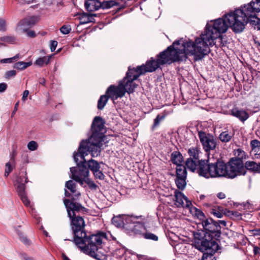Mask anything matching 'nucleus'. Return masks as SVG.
Segmentation results:
<instances>
[{
  "label": "nucleus",
  "mask_w": 260,
  "mask_h": 260,
  "mask_svg": "<svg viewBox=\"0 0 260 260\" xmlns=\"http://www.w3.org/2000/svg\"><path fill=\"white\" fill-rule=\"evenodd\" d=\"M29 94V91L28 90H25L23 93V95L22 98V100L24 102H25L27 99V97L28 95Z\"/></svg>",
  "instance_id": "obj_53"
},
{
  "label": "nucleus",
  "mask_w": 260,
  "mask_h": 260,
  "mask_svg": "<svg viewBox=\"0 0 260 260\" xmlns=\"http://www.w3.org/2000/svg\"><path fill=\"white\" fill-rule=\"evenodd\" d=\"M212 214L217 218H222L223 217V213L220 211H216L215 209H212Z\"/></svg>",
  "instance_id": "obj_47"
},
{
  "label": "nucleus",
  "mask_w": 260,
  "mask_h": 260,
  "mask_svg": "<svg viewBox=\"0 0 260 260\" xmlns=\"http://www.w3.org/2000/svg\"><path fill=\"white\" fill-rule=\"evenodd\" d=\"M116 5H118V3L114 1H104L102 3L101 8L104 9H109Z\"/></svg>",
  "instance_id": "obj_34"
},
{
  "label": "nucleus",
  "mask_w": 260,
  "mask_h": 260,
  "mask_svg": "<svg viewBox=\"0 0 260 260\" xmlns=\"http://www.w3.org/2000/svg\"><path fill=\"white\" fill-rule=\"evenodd\" d=\"M70 219L72 229L74 234V242L75 244L84 253L97 260H101L96 251L102 244L103 240L107 238L106 234L99 232L87 237L84 231L85 224L83 218L80 216L75 215Z\"/></svg>",
  "instance_id": "obj_2"
},
{
  "label": "nucleus",
  "mask_w": 260,
  "mask_h": 260,
  "mask_svg": "<svg viewBox=\"0 0 260 260\" xmlns=\"http://www.w3.org/2000/svg\"><path fill=\"white\" fill-rule=\"evenodd\" d=\"M18 106V103H17L15 105V108H14V111H13V113H12V114H14L15 112L17 111V107Z\"/></svg>",
  "instance_id": "obj_60"
},
{
  "label": "nucleus",
  "mask_w": 260,
  "mask_h": 260,
  "mask_svg": "<svg viewBox=\"0 0 260 260\" xmlns=\"http://www.w3.org/2000/svg\"><path fill=\"white\" fill-rule=\"evenodd\" d=\"M217 197L219 199H223L225 198V194L224 193L220 192L217 193Z\"/></svg>",
  "instance_id": "obj_56"
},
{
  "label": "nucleus",
  "mask_w": 260,
  "mask_h": 260,
  "mask_svg": "<svg viewBox=\"0 0 260 260\" xmlns=\"http://www.w3.org/2000/svg\"><path fill=\"white\" fill-rule=\"evenodd\" d=\"M201 260H211V253H204Z\"/></svg>",
  "instance_id": "obj_49"
},
{
  "label": "nucleus",
  "mask_w": 260,
  "mask_h": 260,
  "mask_svg": "<svg viewBox=\"0 0 260 260\" xmlns=\"http://www.w3.org/2000/svg\"><path fill=\"white\" fill-rule=\"evenodd\" d=\"M60 30L63 34H68L71 30V27L70 25H63Z\"/></svg>",
  "instance_id": "obj_41"
},
{
  "label": "nucleus",
  "mask_w": 260,
  "mask_h": 260,
  "mask_svg": "<svg viewBox=\"0 0 260 260\" xmlns=\"http://www.w3.org/2000/svg\"><path fill=\"white\" fill-rule=\"evenodd\" d=\"M23 260H34L30 257H29L28 256H25L23 257Z\"/></svg>",
  "instance_id": "obj_62"
},
{
  "label": "nucleus",
  "mask_w": 260,
  "mask_h": 260,
  "mask_svg": "<svg viewBox=\"0 0 260 260\" xmlns=\"http://www.w3.org/2000/svg\"><path fill=\"white\" fill-rule=\"evenodd\" d=\"M237 16L241 17V19L238 18L239 20L243 22V30L247 23L254 28V29L260 30V19L257 17V15H247L245 13L240 10H236Z\"/></svg>",
  "instance_id": "obj_10"
},
{
  "label": "nucleus",
  "mask_w": 260,
  "mask_h": 260,
  "mask_svg": "<svg viewBox=\"0 0 260 260\" xmlns=\"http://www.w3.org/2000/svg\"><path fill=\"white\" fill-rule=\"evenodd\" d=\"M65 195L67 197H70V194L66 190H65Z\"/></svg>",
  "instance_id": "obj_64"
},
{
  "label": "nucleus",
  "mask_w": 260,
  "mask_h": 260,
  "mask_svg": "<svg viewBox=\"0 0 260 260\" xmlns=\"http://www.w3.org/2000/svg\"><path fill=\"white\" fill-rule=\"evenodd\" d=\"M57 45V42L56 41H52L50 44V50L52 52H53L56 49Z\"/></svg>",
  "instance_id": "obj_51"
},
{
  "label": "nucleus",
  "mask_w": 260,
  "mask_h": 260,
  "mask_svg": "<svg viewBox=\"0 0 260 260\" xmlns=\"http://www.w3.org/2000/svg\"><path fill=\"white\" fill-rule=\"evenodd\" d=\"M19 58V55L17 54L13 57L3 59L1 60V63H11L13 61V60H16Z\"/></svg>",
  "instance_id": "obj_40"
},
{
  "label": "nucleus",
  "mask_w": 260,
  "mask_h": 260,
  "mask_svg": "<svg viewBox=\"0 0 260 260\" xmlns=\"http://www.w3.org/2000/svg\"><path fill=\"white\" fill-rule=\"evenodd\" d=\"M96 14H90L88 13H83L80 15L79 19L80 20V24H84L89 22H93L94 21V17L96 16Z\"/></svg>",
  "instance_id": "obj_23"
},
{
  "label": "nucleus",
  "mask_w": 260,
  "mask_h": 260,
  "mask_svg": "<svg viewBox=\"0 0 260 260\" xmlns=\"http://www.w3.org/2000/svg\"><path fill=\"white\" fill-rule=\"evenodd\" d=\"M37 21L35 16L26 17L21 20L17 24V31H27V29L33 26Z\"/></svg>",
  "instance_id": "obj_18"
},
{
  "label": "nucleus",
  "mask_w": 260,
  "mask_h": 260,
  "mask_svg": "<svg viewBox=\"0 0 260 260\" xmlns=\"http://www.w3.org/2000/svg\"><path fill=\"white\" fill-rule=\"evenodd\" d=\"M175 198L177 206L182 207L189 206V202L188 201L187 198L181 192L176 191Z\"/></svg>",
  "instance_id": "obj_21"
},
{
  "label": "nucleus",
  "mask_w": 260,
  "mask_h": 260,
  "mask_svg": "<svg viewBox=\"0 0 260 260\" xmlns=\"http://www.w3.org/2000/svg\"><path fill=\"white\" fill-rule=\"evenodd\" d=\"M38 145L35 141H31L27 144V148L30 151H35L38 149Z\"/></svg>",
  "instance_id": "obj_39"
},
{
  "label": "nucleus",
  "mask_w": 260,
  "mask_h": 260,
  "mask_svg": "<svg viewBox=\"0 0 260 260\" xmlns=\"http://www.w3.org/2000/svg\"><path fill=\"white\" fill-rule=\"evenodd\" d=\"M129 217L128 216H116L113 218L112 223L117 227H122L127 226L128 227V224H127L125 221V217Z\"/></svg>",
  "instance_id": "obj_24"
},
{
  "label": "nucleus",
  "mask_w": 260,
  "mask_h": 260,
  "mask_svg": "<svg viewBox=\"0 0 260 260\" xmlns=\"http://www.w3.org/2000/svg\"><path fill=\"white\" fill-rule=\"evenodd\" d=\"M231 114L243 122L245 121L249 117L248 114L245 111L239 110L237 108H234L232 110Z\"/></svg>",
  "instance_id": "obj_22"
},
{
  "label": "nucleus",
  "mask_w": 260,
  "mask_h": 260,
  "mask_svg": "<svg viewBox=\"0 0 260 260\" xmlns=\"http://www.w3.org/2000/svg\"><path fill=\"white\" fill-rule=\"evenodd\" d=\"M194 210L195 211V215L200 218H202V217H204V215L203 213L200 210L197 209L196 208H193L191 209V212H193V211Z\"/></svg>",
  "instance_id": "obj_45"
},
{
  "label": "nucleus",
  "mask_w": 260,
  "mask_h": 260,
  "mask_svg": "<svg viewBox=\"0 0 260 260\" xmlns=\"http://www.w3.org/2000/svg\"><path fill=\"white\" fill-rule=\"evenodd\" d=\"M15 167L14 160H12L11 162H7L5 165V176L7 177L12 171Z\"/></svg>",
  "instance_id": "obj_33"
},
{
  "label": "nucleus",
  "mask_w": 260,
  "mask_h": 260,
  "mask_svg": "<svg viewBox=\"0 0 260 260\" xmlns=\"http://www.w3.org/2000/svg\"><path fill=\"white\" fill-rule=\"evenodd\" d=\"M66 187L73 193L76 192V184L73 181H67L66 183Z\"/></svg>",
  "instance_id": "obj_37"
},
{
  "label": "nucleus",
  "mask_w": 260,
  "mask_h": 260,
  "mask_svg": "<svg viewBox=\"0 0 260 260\" xmlns=\"http://www.w3.org/2000/svg\"><path fill=\"white\" fill-rule=\"evenodd\" d=\"M260 252V248L256 246H253V253L254 255L257 254Z\"/></svg>",
  "instance_id": "obj_55"
},
{
  "label": "nucleus",
  "mask_w": 260,
  "mask_h": 260,
  "mask_svg": "<svg viewBox=\"0 0 260 260\" xmlns=\"http://www.w3.org/2000/svg\"><path fill=\"white\" fill-rule=\"evenodd\" d=\"M88 168L93 172L95 177L100 179H104L105 176L100 171V164L95 160L91 159L88 161Z\"/></svg>",
  "instance_id": "obj_19"
},
{
  "label": "nucleus",
  "mask_w": 260,
  "mask_h": 260,
  "mask_svg": "<svg viewBox=\"0 0 260 260\" xmlns=\"http://www.w3.org/2000/svg\"><path fill=\"white\" fill-rule=\"evenodd\" d=\"M218 224V223L217 222L212 219V225L215 227V229H212V239L214 238L216 240H218L221 235V227L219 225L217 226V224Z\"/></svg>",
  "instance_id": "obj_28"
},
{
  "label": "nucleus",
  "mask_w": 260,
  "mask_h": 260,
  "mask_svg": "<svg viewBox=\"0 0 260 260\" xmlns=\"http://www.w3.org/2000/svg\"><path fill=\"white\" fill-rule=\"evenodd\" d=\"M211 237L205 235L204 238L201 239H195L193 242V246L204 253H211Z\"/></svg>",
  "instance_id": "obj_13"
},
{
  "label": "nucleus",
  "mask_w": 260,
  "mask_h": 260,
  "mask_svg": "<svg viewBox=\"0 0 260 260\" xmlns=\"http://www.w3.org/2000/svg\"><path fill=\"white\" fill-rule=\"evenodd\" d=\"M18 235L19 236L20 240L25 244H28L29 241L28 239L25 236V235L22 232L18 231Z\"/></svg>",
  "instance_id": "obj_42"
},
{
  "label": "nucleus",
  "mask_w": 260,
  "mask_h": 260,
  "mask_svg": "<svg viewBox=\"0 0 260 260\" xmlns=\"http://www.w3.org/2000/svg\"><path fill=\"white\" fill-rule=\"evenodd\" d=\"M199 135L204 149L207 152L208 158L198 160L196 171L200 176L209 178L211 177L210 165L209 164L210 153L209 152L211 148L210 144L211 140L210 138L208 137L204 132H199Z\"/></svg>",
  "instance_id": "obj_6"
},
{
  "label": "nucleus",
  "mask_w": 260,
  "mask_h": 260,
  "mask_svg": "<svg viewBox=\"0 0 260 260\" xmlns=\"http://www.w3.org/2000/svg\"><path fill=\"white\" fill-rule=\"evenodd\" d=\"M106 94L107 95H101L98 101V108L100 110H102L104 108L107 103L108 99L111 98L107 93Z\"/></svg>",
  "instance_id": "obj_30"
},
{
  "label": "nucleus",
  "mask_w": 260,
  "mask_h": 260,
  "mask_svg": "<svg viewBox=\"0 0 260 260\" xmlns=\"http://www.w3.org/2000/svg\"><path fill=\"white\" fill-rule=\"evenodd\" d=\"M62 257L63 260H70L69 258L64 254H62Z\"/></svg>",
  "instance_id": "obj_61"
},
{
  "label": "nucleus",
  "mask_w": 260,
  "mask_h": 260,
  "mask_svg": "<svg viewBox=\"0 0 260 260\" xmlns=\"http://www.w3.org/2000/svg\"><path fill=\"white\" fill-rule=\"evenodd\" d=\"M234 154L235 157H232V158H235L236 160H240V161L243 162V159H246L247 157L245 152L240 148L235 149L234 150Z\"/></svg>",
  "instance_id": "obj_27"
},
{
  "label": "nucleus",
  "mask_w": 260,
  "mask_h": 260,
  "mask_svg": "<svg viewBox=\"0 0 260 260\" xmlns=\"http://www.w3.org/2000/svg\"><path fill=\"white\" fill-rule=\"evenodd\" d=\"M102 3L98 0H87L85 3V7L88 11L92 12L101 8Z\"/></svg>",
  "instance_id": "obj_20"
},
{
  "label": "nucleus",
  "mask_w": 260,
  "mask_h": 260,
  "mask_svg": "<svg viewBox=\"0 0 260 260\" xmlns=\"http://www.w3.org/2000/svg\"><path fill=\"white\" fill-rule=\"evenodd\" d=\"M237 10H240L250 16L257 15L260 12V0H252L250 3L242 6L240 9Z\"/></svg>",
  "instance_id": "obj_15"
},
{
  "label": "nucleus",
  "mask_w": 260,
  "mask_h": 260,
  "mask_svg": "<svg viewBox=\"0 0 260 260\" xmlns=\"http://www.w3.org/2000/svg\"><path fill=\"white\" fill-rule=\"evenodd\" d=\"M164 118L165 116H160L158 115L154 120V124L152 126V128H154L155 127L158 126L159 124L160 121L164 119Z\"/></svg>",
  "instance_id": "obj_43"
},
{
  "label": "nucleus",
  "mask_w": 260,
  "mask_h": 260,
  "mask_svg": "<svg viewBox=\"0 0 260 260\" xmlns=\"http://www.w3.org/2000/svg\"><path fill=\"white\" fill-rule=\"evenodd\" d=\"M202 225L205 231H206L205 235H208V236L211 235V231H210V224L208 220H204L202 222Z\"/></svg>",
  "instance_id": "obj_35"
},
{
  "label": "nucleus",
  "mask_w": 260,
  "mask_h": 260,
  "mask_svg": "<svg viewBox=\"0 0 260 260\" xmlns=\"http://www.w3.org/2000/svg\"><path fill=\"white\" fill-rule=\"evenodd\" d=\"M211 40V31L207 24L205 30L201 35V38L196 39L194 43L190 40L180 39L175 41L172 46L161 52L158 55L156 60L152 59L147 61L146 64L135 68L138 72L135 77H139L146 72H154L160 65L185 60L188 55L200 56L207 54L210 51Z\"/></svg>",
  "instance_id": "obj_1"
},
{
  "label": "nucleus",
  "mask_w": 260,
  "mask_h": 260,
  "mask_svg": "<svg viewBox=\"0 0 260 260\" xmlns=\"http://www.w3.org/2000/svg\"><path fill=\"white\" fill-rule=\"evenodd\" d=\"M212 177H228L227 164H225L222 160H217L214 164L212 163Z\"/></svg>",
  "instance_id": "obj_16"
},
{
  "label": "nucleus",
  "mask_w": 260,
  "mask_h": 260,
  "mask_svg": "<svg viewBox=\"0 0 260 260\" xmlns=\"http://www.w3.org/2000/svg\"><path fill=\"white\" fill-rule=\"evenodd\" d=\"M28 182L26 172L22 173L16 179L15 186L19 196L20 197L22 202L26 206H28L30 201L28 200L25 193V184Z\"/></svg>",
  "instance_id": "obj_9"
},
{
  "label": "nucleus",
  "mask_w": 260,
  "mask_h": 260,
  "mask_svg": "<svg viewBox=\"0 0 260 260\" xmlns=\"http://www.w3.org/2000/svg\"><path fill=\"white\" fill-rule=\"evenodd\" d=\"M3 41L9 42V43H13L15 41V38L13 37H5L3 38Z\"/></svg>",
  "instance_id": "obj_50"
},
{
  "label": "nucleus",
  "mask_w": 260,
  "mask_h": 260,
  "mask_svg": "<svg viewBox=\"0 0 260 260\" xmlns=\"http://www.w3.org/2000/svg\"><path fill=\"white\" fill-rule=\"evenodd\" d=\"M92 135L86 140H83L79 146L80 155L90 153L92 157L98 156L101 151L103 145L104 125L100 117H95L91 125Z\"/></svg>",
  "instance_id": "obj_3"
},
{
  "label": "nucleus",
  "mask_w": 260,
  "mask_h": 260,
  "mask_svg": "<svg viewBox=\"0 0 260 260\" xmlns=\"http://www.w3.org/2000/svg\"><path fill=\"white\" fill-rule=\"evenodd\" d=\"M88 154H84L83 156L80 155L79 149L78 152L74 154L75 161L78 165L77 168L72 167L70 168L72 178L77 182H80L83 184V182L89 183L88 178L89 170L85 165L86 160L85 156Z\"/></svg>",
  "instance_id": "obj_7"
},
{
  "label": "nucleus",
  "mask_w": 260,
  "mask_h": 260,
  "mask_svg": "<svg viewBox=\"0 0 260 260\" xmlns=\"http://www.w3.org/2000/svg\"><path fill=\"white\" fill-rule=\"evenodd\" d=\"M233 135L231 132L224 131L220 134L219 138L222 142H228L232 139Z\"/></svg>",
  "instance_id": "obj_29"
},
{
  "label": "nucleus",
  "mask_w": 260,
  "mask_h": 260,
  "mask_svg": "<svg viewBox=\"0 0 260 260\" xmlns=\"http://www.w3.org/2000/svg\"><path fill=\"white\" fill-rule=\"evenodd\" d=\"M239 19L241 17L237 16L236 10L225 14L222 18L214 20L212 24V29H214L218 35L216 37L212 36V46H221L223 45L222 42V34L226 32L229 27L236 33H239L243 30V22Z\"/></svg>",
  "instance_id": "obj_4"
},
{
  "label": "nucleus",
  "mask_w": 260,
  "mask_h": 260,
  "mask_svg": "<svg viewBox=\"0 0 260 260\" xmlns=\"http://www.w3.org/2000/svg\"><path fill=\"white\" fill-rule=\"evenodd\" d=\"M50 58L51 56L40 57L36 60L34 64L39 67H42L45 64H47L49 63Z\"/></svg>",
  "instance_id": "obj_31"
},
{
  "label": "nucleus",
  "mask_w": 260,
  "mask_h": 260,
  "mask_svg": "<svg viewBox=\"0 0 260 260\" xmlns=\"http://www.w3.org/2000/svg\"><path fill=\"white\" fill-rule=\"evenodd\" d=\"M218 224H217V226H220V224H221L222 226H225L226 225V222L224 220H218L217 221Z\"/></svg>",
  "instance_id": "obj_58"
},
{
  "label": "nucleus",
  "mask_w": 260,
  "mask_h": 260,
  "mask_svg": "<svg viewBox=\"0 0 260 260\" xmlns=\"http://www.w3.org/2000/svg\"><path fill=\"white\" fill-rule=\"evenodd\" d=\"M216 147V144H215L213 142V140H212V150L214 149Z\"/></svg>",
  "instance_id": "obj_63"
},
{
  "label": "nucleus",
  "mask_w": 260,
  "mask_h": 260,
  "mask_svg": "<svg viewBox=\"0 0 260 260\" xmlns=\"http://www.w3.org/2000/svg\"><path fill=\"white\" fill-rule=\"evenodd\" d=\"M244 167L246 170L247 169L254 172H260V162L257 164L253 161H247Z\"/></svg>",
  "instance_id": "obj_25"
},
{
  "label": "nucleus",
  "mask_w": 260,
  "mask_h": 260,
  "mask_svg": "<svg viewBox=\"0 0 260 260\" xmlns=\"http://www.w3.org/2000/svg\"><path fill=\"white\" fill-rule=\"evenodd\" d=\"M32 62L31 61L27 62L19 61L14 64V68L18 70H23L30 66Z\"/></svg>",
  "instance_id": "obj_32"
},
{
  "label": "nucleus",
  "mask_w": 260,
  "mask_h": 260,
  "mask_svg": "<svg viewBox=\"0 0 260 260\" xmlns=\"http://www.w3.org/2000/svg\"><path fill=\"white\" fill-rule=\"evenodd\" d=\"M175 183L178 189L183 190L186 185L187 171L184 166H179L176 168Z\"/></svg>",
  "instance_id": "obj_14"
},
{
  "label": "nucleus",
  "mask_w": 260,
  "mask_h": 260,
  "mask_svg": "<svg viewBox=\"0 0 260 260\" xmlns=\"http://www.w3.org/2000/svg\"><path fill=\"white\" fill-rule=\"evenodd\" d=\"M188 153L190 157L186 159L185 166L190 171L195 172L197 162L199 160V150L198 148H190L188 149Z\"/></svg>",
  "instance_id": "obj_12"
},
{
  "label": "nucleus",
  "mask_w": 260,
  "mask_h": 260,
  "mask_svg": "<svg viewBox=\"0 0 260 260\" xmlns=\"http://www.w3.org/2000/svg\"><path fill=\"white\" fill-rule=\"evenodd\" d=\"M137 73L135 68L132 69L129 67L126 77L119 82L118 86L111 85L109 87L107 90V93L112 100L123 97L125 92L131 93L134 92L138 86V84L135 82L138 78L135 77Z\"/></svg>",
  "instance_id": "obj_5"
},
{
  "label": "nucleus",
  "mask_w": 260,
  "mask_h": 260,
  "mask_svg": "<svg viewBox=\"0 0 260 260\" xmlns=\"http://www.w3.org/2000/svg\"><path fill=\"white\" fill-rule=\"evenodd\" d=\"M64 204L67 209L68 216L70 218L75 216L76 212L83 211L85 209V208L81 206V204L74 203L73 201L71 202L69 200H64Z\"/></svg>",
  "instance_id": "obj_17"
},
{
  "label": "nucleus",
  "mask_w": 260,
  "mask_h": 260,
  "mask_svg": "<svg viewBox=\"0 0 260 260\" xmlns=\"http://www.w3.org/2000/svg\"><path fill=\"white\" fill-rule=\"evenodd\" d=\"M254 235H260V229L253 230Z\"/></svg>",
  "instance_id": "obj_59"
},
{
  "label": "nucleus",
  "mask_w": 260,
  "mask_h": 260,
  "mask_svg": "<svg viewBox=\"0 0 260 260\" xmlns=\"http://www.w3.org/2000/svg\"><path fill=\"white\" fill-rule=\"evenodd\" d=\"M250 146L252 150L260 147V142L257 140H253L250 142Z\"/></svg>",
  "instance_id": "obj_44"
},
{
  "label": "nucleus",
  "mask_w": 260,
  "mask_h": 260,
  "mask_svg": "<svg viewBox=\"0 0 260 260\" xmlns=\"http://www.w3.org/2000/svg\"><path fill=\"white\" fill-rule=\"evenodd\" d=\"M20 32H26L27 34V36L30 38H35L36 36V32L31 30L27 29V31H19Z\"/></svg>",
  "instance_id": "obj_48"
},
{
  "label": "nucleus",
  "mask_w": 260,
  "mask_h": 260,
  "mask_svg": "<svg viewBox=\"0 0 260 260\" xmlns=\"http://www.w3.org/2000/svg\"><path fill=\"white\" fill-rule=\"evenodd\" d=\"M231 215L235 216V217H239L240 215V214L237 211H229V212Z\"/></svg>",
  "instance_id": "obj_57"
},
{
  "label": "nucleus",
  "mask_w": 260,
  "mask_h": 260,
  "mask_svg": "<svg viewBox=\"0 0 260 260\" xmlns=\"http://www.w3.org/2000/svg\"><path fill=\"white\" fill-rule=\"evenodd\" d=\"M16 75V72L15 70H11L6 73V78L10 79L11 77H14Z\"/></svg>",
  "instance_id": "obj_46"
},
{
  "label": "nucleus",
  "mask_w": 260,
  "mask_h": 260,
  "mask_svg": "<svg viewBox=\"0 0 260 260\" xmlns=\"http://www.w3.org/2000/svg\"><path fill=\"white\" fill-rule=\"evenodd\" d=\"M142 216L140 217H125V221L128 224L127 228L135 234L143 235L144 232L146 231V228L143 223L137 221L139 218H142Z\"/></svg>",
  "instance_id": "obj_11"
},
{
  "label": "nucleus",
  "mask_w": 260,
  "mask_h": 260,
  "mask_svg": "<svg viewBox=\"0 0 260 260\" xmlns=\"http://www.w3.org/2000/svg\"><path fill=\"white\" fill-rule=\"evenodd\" d=\"M6 26L5 20L0 19V30H5L6 29Z\"/></svg>",
  "instance_id": "obj_52"
},
{
  "label": "nucleus",
  "mask_w": 260,
  "mask_h": 260,
  "mask_svg": "<svg viewBox=\"0 0 260 260\" xmlns=\"http://www.w3.org/2000/svg\"><path fill=\"white\" fill-rule=\"evenodd\" d=\"M143 236L145 239H150V240H152L154 241L158 240V237L157 236H156L155 235H154L152 233H151L144 232L143 234Z\"/></svg>",
  "instance_id": "obj_36"
},
{
  "label": "nucleus",
  "mask_w": 260,
  "mask_h": 260,
  "mask_svg": "<svg viewBox=\"0 0 260 260\" xmlns=\"http://www.w3.org/2000/svg\"><path fill=\"white\" fill-rule=\"evenodd\" d=\"M7 88V85L6 83H0V92H4Z\"/></svg>",
  "instance_id": "obj_54"
},
{
  "label": "nucleus",
  "mask_w": 260,
  "mask_h": 260,
  "mask_svg": "<svg viewBox=\"0 0 260 260\" xmlns=\"http://www.w3.org/2000/svg\"><path fill=\"white\" fill-rule=\"evenodd\" d=\"M171 160L173 164L177 165V167L183 166L181 164L183 161V156L179 152L175 151L172 153L171 155Z\"/></svg>",
  "instance_id": "obj_26"
},
{
  "label": "nucleus",
  "mask_w": 260,
  "mask_h": 260,
  "mask_svg": "<svg viewBox=\"0 0 260 260\" xmlns=\"http://www.w3.org/2000/svg\"><path fill=\"white\" fill-rule=\"evenodd\" d=\"M221 252V247L214 241H212V253Z\"/></svg>",
  "instance_id": "obj_38"
},
{
  "label": "nucleus",
  "mask_w": 260,
  "mask_h": 260,
  "mask_svg": "<svg viewBox=\"0 0 260 260\" xmlns=\"http://www.w3.org/2000/svg\"><path fill=\"white\" fill-rule=\"evenodd\" d=\"M228 178L233 179L238 176L244 175L246 170L243 161L231 158L227 163Z\"/></svg>",
  "instance_id": "obj_8"
}]
</instances>
